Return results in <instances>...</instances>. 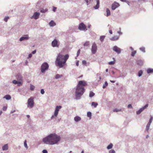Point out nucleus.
Wrapping results in <instances>:
<instances>
[{"label": "nucleus", "mask_w": 153, "mask_h": 153, "mask_svg": "<svg viewBox=\"0 0 153 153\" xmlns=\"http://www.w3.org/2000/svg\"><path fill=\"white\" fill-rule=\"evenodd\" d=\"M86 85V82L85 81H79L78 84L73 89L74 92L76 100H79L85 92L84 86Z\"/></svg>", "instance_id": "obj_1"}, {"label": "nucleus", "mask_w": 153, "mask_h": 153, "mask_svg": "<svg viewBox=\"0 0 153 153\" xmlns=\"http://www.w3.org/2000/svg\"><path fill=\"white\" fill-rule=\"evenodd\" d=\"M60 139V136L55 133H52L43 138L42 141L45 144L53 145L57 144Z\"/></svg>", "instance_id": "obj_2"}, {"label": "nucleus", "mask_w": 153, "mask_h": 153, "mask_svg": "<svg viewBox=\"0 0 153 153\" xmlns=\"http://www.w3.org/2000/svg\"><path fill=\"white\" fill-rule=\"evenodd\" d=\"M69 57V56L68 54L64 56L61 54H59L57 56L55 62L56 66L60 68L63 67L65 65L66 62Z\"/></svg>", "instance_id": "obj_3"}, {"label": "nucleus", "mask_w": 153, "mask_h": 153, "mask_svg": "<svg viewBox=\"0 0 153 153\" xmlns=\"http://www.w3.org/2000/svg\"><path fill=\"white\" fill-rule=\"evenodd\" d=\"M49 66L48 64L46 62H44L41 67V71L42 73H44L47 71L49 68Z\"/></svg>", "instance_id": "obj_4"}, {"label": "nucleus", "mask_w": 153, "mask_h": 153, "mask_svg": "<svg viewBox=\"0 0 153 153\" xmlns=\"http://www.w3.org/2000/svg\"><path fill=\"white\" fill-rule=\"evenodd\" d=\"M62 106L60 105L56 106L55 108L54 114L52 115L51 117V119H53L55 117H56L58 115L59 111L62 108Z\"/></svg>", "instance_id": "obj_5"}, {"label": "nucleus", "mask_w": 153, "mask_h": 153, "mask_svg": "<svg viewBox=\"0 0 153 153\" xmlns=\"http://www.w3.org/2000/svg\"><path fill=\"white\" fill-rule=\"evenodd\" d=\"M27 107L30 108H32L34 106V101L32 97H31L28 100Z\"/></svg>", "instance_id": "obj_6"}, {"label": "nucleus", "mask_w": 153, "mask_h": 153, "mask_svg": "<svg viewBox=\"0 0 153 153\" xmlns=\"http://www.w3.org/2000/svg\"><path fill=\"white\" fill-rule=\"evenodd\" d=\"M97 47L96 44L95 42H94L92 46L91 49V52L92 54H94L97 52Z\"/></svg>", "instance_id": "obj_7"}, {"label": "nucleus", "mask_w": 153, "mask_h": 153, "mask_svg": "<svg viewBox=\"0 0 153 153\" xmlns=\"http://www.w3.org/2000/svg\"><path fill=\"white\" fill-rule=\"evenodd\" d=\"M40 15V13L39 12H35L32 16L31 17V19H38Z\"/></svg>", "instance_id": "obj_8"}, {"label": "nucleus", "mask_w": 153, "mask_h": 153, "mask_svg": "<svg viewBox=\"0 0 153 153\" xmlns=\"http://www.w3.org/2000/svg\"><path fill=\"white\" fill-rule=\"evenodd\" d=\"M148 106V104H146L144 106L142 107L138 111L136 112V113L137 114H139L142 111H143Z\"/></svg>", "instance_id": "obj_9"}, {"label": "nucleus", "mask_w": 153, "mask_h": 153, "mask_svg": "<svg viewBox=\"0 0 153 153\" xmlns=\"http://www.w3.org/2000/svg\"><path fill=\"white\" fill-rule=\"evenodd\" d=\"M113 50L118 54L120 53L121 52V50L120 48H118L116 46H115L113 47Z\"/></svg>", "instance_id": "obj_10"}, {"label": "nucleus", "mask_w": 153, "mask_h": 153, "mask_svg": "<svg viewBox=\"0 0 153 153\" xmlns=\"http://www.w3.org/2000/svg\"><path fill=\"white\" fill-rule=\"evenodd\" d=\"M78 28L81 30H83L86 29L85 25L83 23H81L79 25Z\"/></svg>", "instance_id": "obj_11"}, {"label": "nucleus", "mask_w": 153, "mask_h": 153, "mask_svg": "<svg viewBox=\"0 0 153 153\" xmlns=\"http://www.w3.org/2000/svg\"><path fill=\"white\" fill-rule=\"evenodd\" d=\"M120 6L119 3L114 2L112 5L111 9L112 10H115Z\"/></svg>", "instance_id": "obj_12"}, {"label": "nucleus", "mask_w": 153, "mask_h": 153, "mask_svg": "<svg viewBox=\"0 0 153 153\" xmlns=\"http://www.w3.org/2000/svg\"><path fill=\"white\" fill-rule=\"evenodd\" d=\"M52 46L53 47H58V41L56 39H54L52 42Z\"/></svg>", "instance_id": "obj_13"}, {"label": "nucleus", "mask_w": 153, "mask_h": 153, "mask_svg": "<svg viewBox=\"0 0 153 153\" xmlns=\"http://www.w3.org/2000/svg\"><path fill=\"white\" fill-rule=\"evenodd\" d=\"M29 38V36L27 35H26L24 36L21 37L19 39V41L21 42L25 40H28Z\"/></svg>", "instance_id": "obj_14"}, {"label": "nucleus", "mask_w": 153, "mask_h": 153, "mask_svg": "<svg viewBox=\"0 0 153 153\" xmlns=\"http://www.w3.org/2000/svg\"><path fill=\"white\" fill-rule=\"evenodd\" d=\"M120 36H115L110 38V40L112 41H116L119 39Z\"/></svg>", "instance_id": "obj_15"}, {"label": "nucleus", "mask_w": 153, "mask_h": 153, "mask_svg": "<svg viewBox=\"0 0 153 153\" xmlns=\"http://www.w3.org/2000/svg\"><path fill=\"white\" fill-rule=\"evenodd\" d=\"M13 83L14 84L16 85L18 84V86H19L21 85L22 82H19L16 81V80H14L13 81Z\"/></svg>", "instance_id": "obj_16"}, {"label": "nucleus", "mask_w": 153, "mask_h": 153, "mask_svg": "<svg viewBox=\"0 0 153 153\" xmlns=\"http://www.w3.org/2000/svg\"><path fill=\"white\" fill-rule=\"evenodd\" d=\"M16 78L18 80H22V75L20 74H18L16 76Z\"/></svg>", "instance_id": "obj_17"}, {"label": "nucleus", "mask_w": 153, "mask_h": 153, "mask_svg": "<svg viewBox=\"0 0 153 153\" xmlns=\"http://www.w3.org/2000/svg\"><path fill=\"white\" fill-rule=\"evenodd\" d=\"M81 118L78 116H76L74 118V120L76 122H78L81 120Z\"/></svg>", "instance_id": "obj_18"}, {"label": "nucleus", "mask_w": 153, "mask_h": 153, "mask_svg": "<svg viewBox=\"0 0 153 153\" xmlns=\"http://www.w3.org/2000/svg\"><path fill=\"white\" fill-rule=\"evenodd\" d=\"M144 63V61L143 60H138L137 62V64L139 65H143Z\"/></svg>", "instance_id": "obj_19"}, {"label": "nucleus", "mask_w": 153, "mask_h": 153, "mask_svg": "<svg viewBox=\"0 0 153 153\" xmlns=\"http://www.w3.org/2000/svg\"><path fill=\"white\" fill-rule=\"evenodd\" d=\"M49 25L51 27H53L56 25V24L53 20H51L49 22Z\"/></svg>", "instance_id": "obj_20"}, {"label": "nucleus", "mask_w": 153, "mask_h": 153, "mask_svg": "<svg viewBox=\"0 0 153 153\" xmlns=\"http://www.w3.org/2000/svg\"><path fill=\"white\" fill-rule=\"evenodd\" d=\"M3 98L7 100H9L11 99V97L9 95H6L3 97Z\"/></svg>", "instance_id": "obj_21"}, {"label": "nucleus", "mask_w": 153, "mask_h": 153, "mask_svg": "<svg viewBox=\"0 0 153 153\" xmlns=\"http://www.w3.org/2000/svg\"><path fill=\"white\" fill-rule=\"evenodd\" d=\"M8 149V146L7 144H5L2 147V149L3 151L7 150Z\"/></svg>", "instance_id": "obj_22"}, {"label": "nucleus", "mask_w": 153, "mask_h": 153, "mask_svg": "<svg viewBox=\"0 0 153 153\" xmlns=\"http://www.w3.org/2000/svg\"><path fill=\"white\" fill-rule=\"evenodd\" d=\"M98 105V104L97 102H91V106H93L94 108H96Z\"/></svg>", "instance_id": "obj_23"}, {"label": "nucleus", "mask_w": 153, "mask_h": 153, "mask_svg": "<svg viewBox=\"0 0 153 153\" xmlns=\"http://www.w3.org/2000/svg\"><path fill=\"white\" fill-rule=\"evenodd\" d=\"M147 72L148 74L153 73V69L148 68L147 70Z\"/></svg>", "instance_id": "obj_24"}, {"label": "nucleus", "mask_w": 153, "mask_h": 153, "mask_svg": "<svg viewBox=\"0 0 153 153\" xmlns=\"http://www.w3.org/2000/svg\"><path fill=\"white\" fill-rule=\"evenodd\" d=\"M48 11V9L47 8L44 9L43 8H41L40 10V12L44 13L47 12Z\"/></svg>", "instance_id": "obj_25"}, {"label": "nucleus", "mask_w": 153, "mask_h": 153, "mask_svg": "<svg viewBox=\"0 0 153 153\" xmlns=\"http://www.w3.org/2000/svg\"><path fill=\"white\" fill-rule=\"evenodd\" d=\"M106 16H108L111 15L110 11L109 10L108 8H106Z\"/></svg>", "instance_id": "obj_26"}, {"label": "nucleus", "mask_w": 153, "mask_h": 153, "mask_svg": "<svg viewBox=\"0 0 153 153\" xmlns=\"http://www.w3.org/2000/svg\"><path fill=\"white\" fill-rule=\"evenodd\" d=\"M95 95V94L92 91H91L90 92L89 94V97L90 98H92Z\"/></svg>", "instance_id": "obj_27"}, {"label": "nucleus", "mask_w": 153, "mask_h": 153, "mask_svg": "<svg viewBox=\"0 0 153 153\" xmlns=\"http://www.w3.org/2000/svg\"><path fill=\"white\" fill-rule=\"evenodd\" d=\"M62 76V75H59V74H56L55 76V78L56 79H58Z\"/></svg>", "instance_id": "obj_28"}, {"label": "nucleus", "mask_w": 153, "mask_h": 153, "mask_svg": "<svg viewBox=\"0 0 153 153\" xmlns=\"http://www.w3.org/2000/svg\"><path fill=\"white\" fill-rule=\"evenodd\" d=\"M90 45V42L89 41H87L83 45L85 47H89Z\"/></svg>", "instance_id": "obj_29"}, {"label": "nucleus", "mask_w": 153, "mask_h": 153, "mask_svg": "<svg viewBox=\"0 0 153 153\" xmlns=\"http://www.w3.org/2000/svg\"><path fill=\"white\" fill-rule=\"evenodd\" d=\"M113 146V145L112 143H110L107 147V148L108 149H111Z\"/></svg>", "instance_id": "obj_30"}, {"label": "nucleus", "mask_w": 153, "mask_h": 153, "mask_svg": "<svg viewBox=\"0 0 153 153\" xmlns=\"http://www.w3.org/2000/svg\"><path fill=\"white\" fill-rule=\"evenodd\" d=\"M87 116L88 117H89L90 119H91L92 116V113L91 112L88 111L87 113Z\"/></svg>", "instance_id": "obj_31"}, {"label": "nucleus", "mask_w": 153, "mask_h": 153, "mask_svg": "<svg viewBox=\"0 0 153 153\" xmlns=\"http://www.w3.org/2000/svg\"><path fill=\"white\" fill-rule=\"evenodd\" d=\"M142 52H143L144 53H145V47H142L141 48H140L139 49Z\"/></svg>", "instance_id": "obj_32"}, {"label": "nucleus", "mask_w": 153, "mask_h": 153, "mask_svg": "<svg viewBox=\"0 0 153 153\" xmlns=\"http://www.w3.org/2000/svg\"><path fill=\"white\" fill-rule=\"evenodd\" d=\"M105 36H101L100 37V41L101 42H102L104 39L105 38Z\"/></svg>", "instance_id": "obj_33"}, {"label": "nucleus", "mask_w": 153, "mask_h": 153, "mask_svg": "<svg viewBox=\"0 0 153 153\" xmlns=\"http://www.w3.org/2000/svg\"><path fill=\"white\" fill-rule=\"evenodd\" d=\"M137 51H133L131 53V56L132 57H134Z\"/></svg>", "instance_id": "obj_34"}, {"label": "nucleus", "mask_w": 153, "mask_h": 153, "mask_svg": "<svg viewBox=\"0 0 153 153\" xmlns=\"http://www.w3.org/2000/svg\"><path fill=\"white\" fill-rule=\"evenodd\" d=\"M114 112H118L119 111H121V109H118L117 108H116L114 109L113 110Z\"/></svg>", "instance_id": "obj_35"}, {"label": "nucleus", "mask_w": 153, "mask_h": 153, "mask_svg": "<svg viewBox=\"0 0 153 153\" xmlns=\"http://www.w3.org/2000/svg\"><path fill=\"white\" fill-rule=\"evenodd\" d=\"M151 124L148 123L146 126V130L148 131L149 129V127Z\"/></svg>", "instance_id": "obj_36"}, {"label": "nucleus", "mask_w": 153, "mask_h": 153, "mask_svg": "<svg viewBox=\"0 0 153 153\" xmlns=\"http://www.w3.org/2000/svg\"><path fill=\"white\" fill-rule=\"evenodd\" d=\"M108 85V83L107 82L105 81V82L104 84L103 85L102 88H105Z\"/></svg>", "instance_id": "obj_37"}, {"label": "nucleus", "mask_w": 153, "mask_h": 153, "mask_svg": "<svg viewBox=\"0 0 153 153\" xmlns=\"http://www.w3.org/2000/svg\"><path fill=\"white\" fill-rule=\"evenodd\" d=\"M143 71L142 70L140 71L138 73V75L139 77L141 76L143 74Z\"/></svg>", "instance_id": "obj_38"}, {"label": "nucleus", "mask_w": 153, "mask_h": 153, "mask_svg": "<svg viewBox=\"0 0 153 153\" xmlns=\"http://www.w3.org/2000/svg\"><path fill=\"white\" fill-rule=\"evenodd\" d=\"M24 146L27 149L28 148V146L27 143V140H25L24 142Z\"/></svg>", "instance_id": "obj_39"}, {"label": "nucleus", "mask_w": 153, "mask_h": 153, "mask_svg": "<svg viewBox=\"0 0 153 153\" xmlns=\"http://www.w3.org/2000/svg\"><path fill=\"white\" fill-rule=\"evenodd\" d=\"M35 87L33 85L30 84V89L31 90L33 91L34 90Z\"/></svg>", "instance_id": "obj_40"}, {"label": "nucleus", "mask_w": 153, "mask_h": 153, "mask_svg": "<svg viewBox=\"0 0 153 153\" xmlns=\"http://www.w3.org/2000/svg\"><path fill=\"white\" fill-rule=\"evenodd\" d=\"M150 119L149 122V123H148L151 124V123L152 122V120L153 119V118L152 116L151 115H150Z\"/></svg>", "instance_id": "obj_41"}, {"label": "nucleus", "mask_w": 153, "mask_h": 153, "mask_svg": "<svg viewBox=\"0 0 153 153\" xmlns=\"http://www.w3.org/2000/svg\"><path fill=\"white\" fill-rule=\"evenodd\" d=\"M99 7V4H97L94 7V8L96 10Z\"/></svg>", "instance_id": "obj_42"}, {"label": "nucleus", "mask_w": 153, "mask_h": 153, "mask_svg": "<svg viewBox=\"0 0 153 153\" xmlns=\"http://www.w3.org/2000/svg\"><path fill=\"white\" fill-rule=\"evenodd\" d=\"M115 63V62L114 61L109 62H108V64L110 65H114Z\"/></svg>", "instance_id": "obj_43"}, {"label": "nucleus", "mask_w": 153, "mask_h": 153, "mask_svg": "<svg viewBox=\"0 0 153 153\" xmlns=\"http://www.w3.org/2000/svg\"><path fill=\"white\" fill-rule=\"evenodd\" d=\"M109 153H115V152L114 149H111L109 151Z\"/></svg>", "instance_id": "obj_44"}, {"label": "nucleus", "mask_w": 153, "mask_h": 153, "mask_svg": "<svg viewBox=\"0 0 153 153\" xmlns=\"http://www.w3.org/2000/svg\"><path fill=\"white\" fill-rule=\"evenodd\" d=\"M9 19V17H5L4 19V20L5 22H7V21Z\"/></svg>", "instance_id": "obj_45"}, {"label": "nucleus", "mask_w": 153, "mask_h": 153, "mask_svg": "<svg viewBox=\"0 0 153 153\" xmlns=\"http://www.w3.org/2000/svg\"><path fill=\"white\" fill-rule=\"evenodd\" d=\"M7 106H4L3 108H2V109L3 111H5L7 109Z\"/></svg>", "instance_id": "obj_46"}, {"label": "nucleus", "mask_w": 153, "mask_h": 153, "mask_svg": "<svg viewBox=\"0 0 153 153\" xmlns=\"http://www.w3.org/2000/svg\"><path fill=\"white\" fill-rule=\"evenodd\" d=\"M41 93L42 94H43L45 93V91L43 89H42L41 90Z\"/></svg>", "instance_id": "obj_47"}, {"label": "nucleus", "mask_w": 153, "mask_h": 153, "mask_svg": "<svg viewBox=\"0 0 153 153\" xmlns=\"http://www.w3.org/2000/svg\"><path fill=\"white\" fill-rule=\"evenodd\" d=\"M53 11L54 12H55L56 11V10L57 9V7H54V6H53Z\"/></svg>", "instance_id": "obj_48"}, {"label": "nucleus", "mask_w": 153, "mask_h": 153, "mask_svg": "<svg viewBox=\"0 0 153 153\" xmlns=\"http://www.w3.org/2000/svg\"><path fill=\"white\" fill-rule=\"evenodd\" d=\"M127 107L128 108H131L132 107L131 104H130L128 105Z\"/></svg>", "instance_id": "obj_49"}, {"label": "nucleus", "mask_w": 153, "mask_h": 153, "mask_svg": "<svg viewBox=\"0 0 153 153\" xmlns=\"http://www.w3.org/2000/svg\"><path fill=\"white\" fill-rule=\"evenodd\" d=\"M86 62L85 60H83L82 61V64L84 65H85L86 64Z\"/></svg>", "instance_id": "obj_50"}, {"label": "nucleus", "mask_w": 153, "mask_h": 153, "mask_svg": "<svg viewBox=\"0 0 153 153\" xmlns=\"http://www.w3.org/2000/svg\"><path fill=\"white\" fill-rule=\"evenodd\" d=\"M43 153H48V151L46 149H44L42 150Z\"/></svg>", "instance_id": "obj_51"}, {"label": "nucleus", "mask_w": 153, "mask_h": 153, "mask_svg": "<svg viewBox=\"0 0 153 153\" xmlns=\"http://www.w3.org/2000/svg\"><path fill=\"white\" fill-rule=\"evenodd\" d=\"M80 50L79 49L77 53V56H79V54L80 53Z\"/></svg>", "instance_id": "obj_52"}, {"label": "nucleus", "mask_w": 153, "mask_h": 153, "mask_svg": "<svg viewBox=\"0 0 153 153\" xmlns=\"http://www.w3.org/2000/svg\"><path fill=\"white\" fill-rule=\"evenodd\" d=\"M32 56V54L31 53L29 54L28 55V57H27V59H29V58L31 57Z\"/></svg>", "instance_id": "obj_53"}, {"label": "nucleus", "mask_w": 153, "mask_h": 153, "mask_svg": "<svg viewBox=\"0 0 153 153\" xmlns=\"http://www.w3.org/2000/svg\"><path fill=\"white\" fill-rule=\"evenodd\" d=\"M36 50H35L32 52V53L33 54H34L36 53Z\"/></svg>", "instance_id": "obj_54"}, {"label": "nucleus", "mask_w": 153, "mask_h": 153, "mask_svg": "<svg viewBox=\"0 0 153 153\" xmlns=\"http://www.w3.org/2000/svg\"><path fill=\"white\" fill-rule=\"evenodd\" d=\"M117 33L120 35H122L123 33L120 31H117Z\"/></svg>", "instance_id": "obj_55"}, {"label": "nucleus", "mask_w": 153, "mask_h": 153, "mask_svg": "<svg viewBox=\"0 0 153 153\" xmlns=\"http://www.w3.org/2000/svg\"><path fill=\"white\" fill-rule=\"evenodd\" d=\"M126 3H127L128 5H129V2L128 1L126 0V1L125 2Z\"/></svg>", "instance_id": "obj_56"}, {"label": "nucleus", "mask_w": 153, "mask_h": 153, "mask_svg": "<svg viewBox=\"0 0 153 153\" xmlns=\"http://www.w3.org/2000/svg\"><path fill=\"white\" fill-rule=\"evenodd\" d=\"M28 63V61H27V60H26L25 62V65H27Z\"/></svg>", "instance_id": "obj_57"}, {"label": "nucleus", "mask_w": 153, "mask_h": 153, "mask_svg": "<svg viewBox=\"0 0 153 153\" xmlns=\"http://www.w3.org/2000/svg\"><path fill=\"white\" fill-rule=\"evenodd\" d=\"M85 2L87 4V5H88V0H84Z\"/></svg>", "instance_id": "obj_58"}, {"label": "nucleus", "mask_w": 153, "mask_h": 153, "mask_svg": "<svg viewBox=\"0 0 153 153\" xmlns=\"http://www.w3.org/2000/svg\"><path fill=\"white\" fill-rule=\"evenodd\" d=\"M79 61H77L76 63V65L78 66L79 65Z\"/></svg>", "instance_id": "obj_59"}, {"label": "nucleus", "mask_w": 153, "mask_h": 153, "mask_svg": "<svg viewBox=\"0 0 153 153\" xmlns=\"http://www.w3.org/2000/svg\"><path fill=\"white\" fill-rule=\"evenodd\" d=\"M109 33L111 34H112V30H109Z\"/></svg>", "instance_id": "obj_60"}, {"label": "nucleus", "mask_w": 153, "mask_h": 153, "mask_svg": "<svg viewBox=\"0 0 153 153\" xmlns=\"http://www.w3.org/2000/svg\"><path fill=\"white\" fill-rule=\"evenodd\" d=\"M130 48L131 50L132 51H134V50L133 48H132V47H130Z\"/></svg>", "instance_id": "obj_61"}, {"label": "nucleus", "mask_w": 153, "mask_h": 153, "mask_svg": "<svg viewBox=\"0 0 153 153\" xmlns=\"http://www.w3.org/2000/svg\"><path fill=\"white\" fill-rule=\"evenodd\" d=\"M110 81L112 83H114L115 82V81H113V80H110Z\"/></svg>", "instance_id": "obj_62"}, {"label": "nucleus", "mask_w": 153, "mask_h": 153, "mask_svg": "<svg viewBox=\"0 0 153 153\" xmlns=\"http://www.w3.org/2000/svg\"><path fill=\"white\" fill-rule=\"evenodd\" d=\"M15 111H16L15 110H13V111H11V113H13V112H15Z\"/></svg>", "instance_id": "obj_63"}, {"label": "nucleus", "mask_w": 153, "mask_h": 153, "mask_svg": "<svg viewBox=\"0 0 153 153\" xmlns=\"http://www.w3.org/2000/svg\"><path fill=\"white\" fill-rule=\"evenodd\" d=\"M27 117L28 118H29L30 117V116L29 115H27Z\"/></svg>", "instance_id": "obj_64"}]
</instances>
